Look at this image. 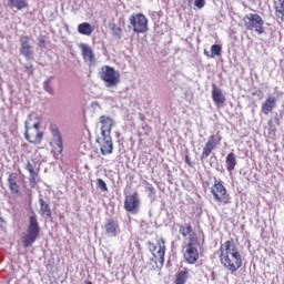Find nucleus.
I'll return each mask as SVG.
<instances>
[{
	"instance_id": "nucleus-14",
	"label": "nucleus",
	"mask_w": 284,
	"mask_h": 284,
	"mask_svg": "<svg viewBox=\"0 0 284 284\" xmlns=\"http://www.w3.org/2000/svg\"><path fill=\"white\" fill-rule=\"evenodd\" d=\"M79 48L81 50L83 61L89 63V65H94V63H97V55H94V50H92V47H90V44L80 43Z\"/></svg>"
},
{
	"instance_id": "nucleus-6",
	"label": "nucleus",
	"mask_w": 284,
	"mask_h": 284,
	"mask_svg": "<svg viewBox=\"0 0 284 284\" xmlns=\"http://www.w3.org/2000/svg\"><path fill=\"white\" fill-rule=\"evenodd\" d=\"M32 121V115H29V119L24 122V139L31 143L32 145H41L43 142V132L39 130L41 128V124L39 122H36L32 126L30 125V122Z\"/></svg>"
},
{
	"instance_id": "nucleus-37",
	"label": "nucleus",
	"mask_w": 284,
	"mask_h": 284,
	"mask_svg": "<svg viewBox=\"0 0 284 284\" xmlns=\"http://www.w3.org/2000/svg\"><path fill=\"white\" fill-rule=\"evenodd\" d=\"M22 148H24L26 150H28V148H30V145H28V143L22 144Z\"/></svg>"
},
{
	"instance_id": "nucleus-15",
	"label": "nucleus",
	"mask_w": 284,
	"mask_h": 284,
	"mask_svg": "<svg viewBox=\"0 0 284 284\" xmlns=\"http://www.w3.org/2000/svg\"><path fill=\"white\" fill-rule=\"evenodd\" d=\"M7 182L11 194H16V196H21V185H19V173H10L7 179Z\"/></svg>"
},
{
	"instance_id": "nucleus-25",
	"label": "nucleus",
	"mask_w": 284,
	"mask_h": 284,
	"mask_svg": "<svg viewBox=\"0 0 284 284\" xmlns=\"http://www.w3.org/2000/svg\"><path fill=\"white\" fill-rule=\"evenodd\" d=\"M187 278H190V272H187V267H184L182 271H179L175 274V284H185L187 283Z\"/></svg>"
},
{
	"instance_id": "nucleus-29",
	"label": "nucleus",
	"mask_w": 284,
	"mask_h": 284,
	"mask_svg": "<svg viewBox=\"0 0 284 284\" xmlns=\"http://www.w3.org/2000/svg\"><path fill=\"white\" fill-rule=\"evenodd\" d=\"M275 17L284 21V0H280L278 6H275Z\"/></svg>"
},
{
	"instance_id": "nucleus-4",
	"label": "nucleus",
	"mask_w": 284,
	"mask_h": 284,
	"mask_svg": "<svg viewBox=\"0 0 284 284\" xmlns=\"http://www.w3.org/2000/svg\"><path fill=\"white\" fill-rule=\"evenodd\" d=\"M199 247H201L199 240L192 239L191 241L183 242L182 254L185 263L194 265L199 262Z\"/></svg>"
},
{
	"instance_id": "nucleus-33",
	"label": "nucleus",
	"mask_w": 284,
	"mask_h": 284,
	"mask_svg": "<svg viewBox=\"0 0 284 284\" xmlns=\"http://www.w3.org/2000/svg\"><path fill=\"white\" fill-rule=\"evenodd\" d=\"M194 6L201 10L202 8H205V0H194ZM189 4L192 3V0H187Z\"/></svg>"
},
{
	"instance_id": "nucleus-11",
	"label": "nucleus",
	"mask_w": 284,
	"mask_h": 284,
	"mask_svg": "<svg viewBox=\"0 0 284 284\" xmlns=\"http://www.w3.org/2000/svg\"><path fill=\"white\" fill-rule=\"evenodd\" d=\"M50 132L53 136L50 142V145L52 146L53 152H55V154H62L63 153V138L61 136V132L59 131V128L55 124H51Z\"/></svg>"
},
{
	"instance_id": "nucleus-13",
	"label": "nucleus",
	"mask_w": 284,
	"mask_h": 284,
	"mask_svg": "<svg viewBox=\"0 0 284 284\" xmlns=\"http://www.w3.org/2000/svg\"><path fill=\"white\" fill-rule=\"evenodd\" d=\"M20 54H22L27 61H34V50L30 45V36L20 37Z\"/></svg>"
},
{
	"instance_id": "nucleus-10",
	"label": "nucleus",
	"mask_w": 284,
	"mask_h": 284,
	"mask_svg": "<svg viewBox=\"0 0 284 284\" xmlns=\"http://www.w3.org/2000/svg\"><path fill=\"white\" fill-rule=\"evenodd\" d=\"M221 141H223V138L221 136V132H217L216 134L210 135L207 142L205 143L202 154H201V161H205L221 145Z\"/></svg>"
},
{
	"instance_id": "nucleus-5",
	"label": "nucleus",
	"mask_w": 284,
	"mask_h": 284,
	"mask_svg": "<svg viewBox=\"0 0 284 284\" xmlns=\"http://www.w3.org/2000/svg\"><path fill=\"white\" fill-rule=\"evenodd\" d=\"M265 21L258 13H247L242 19V24L245 30L251 32H256V34H264L265 27H263Z\"/></svg>"
},
{
	"instance_id": "nucleus-27",
	"label": "nucleus",
	"mask_w": 284,
	"mask_h": 284,
	"mask_svg": "<svg viewBox=\"0 0 284 284\" xmlns=\"http://www.w3.org/2000/svg\"><path fill=\"white\" fill-rule=\"evenodd\" d=\"M9 8L24 10V8H28V2L26 0H9Z\"/></svg>"
},
{
	"instance_id": "nucleus-16",
	"label": "nucleus",
	"mask_w": 284,
	"mask_h": 284,
	"mask_svg": "<svg viewBox=\"0 0 284 284\" xmlns=\"http://www.w3.org/2000/svg\"><path fill=\"white\" fill-rule=\"evenodd\" d=\"M100 152L103 156H108V154H112V152H114V143L112 142V136H103L102 141L100 142Z\"/></svg>"
},
{
	"instance_id": "nucleus-24",
	"label": "nucleus",
	"mask_w": 284,
	"mask_h": 284,
	"mask_svg": "<svg viewBox=\"0 0 284 284\" xmlns=\"http://www.w3.org/2000/svg\"><path fill=\"white\" fill-rule=\"evenodd\" d=\"M26 170L29 172L30 176H29V183L32 187H34V185H37V178L39 176V171L34 170V166L32 165V163L28 162L26 165Z\"/></svg>"
},
{
	"instance_id": "nucleus-8",
	"label": "nucleus",
	"mask_w": 284,
	"mask_h": 284,
	"mask_svg": "<svg viewBox=\"0 0 284 284\" xmlns=\"http://www.w3.org/2000/svg\"><path fill=\"white\" fill-rule=\"evenodd\" d=\"M40 232L41 229L39 227V221L37 220V215L33 214L29 217L27 234H24L22 239L23 247H30L37 239H39Z\"/></svg>"
},
{
	"instance_id": "nucleus-21",
	"label": "nucleus",
	"mask_w": 284,
	"mask_h": 284,
	"mask_svg": "<svg viewBox=\"0 0 284 284\" xmlns=\"http://www.w3.org/2000/svg\"><path fill=\"white\" fill-rule=\"evenodd\" d=\"M105 234L110 236L111 239L116 237L119 234V224L114 222V220H109L108 223L104 225Z\"/></svg>"
},
{
	"instance_id": "nucleus-19",
	"label": "nucleus",
	"mask_w": 284,
	"mask_h": 284,
	"mask_svg": "<svg viewBox=\"0 0 284 284\" xmlns=\"http://www.w3.org/2000/svg\"><path fill=\"white\" fill-rule=\"evenodd\" d=\"M212 99L215 105H224L226 98L221 89L216 88V84H212Z\"/></svg>"
},
{
	"instance_id": "nucleus-38",
	"label": "nucleus",
	"mask_w": 284,
	"mask_h": 284,
	"mask_svg": "<svg viewBox=\"0 0 284 284\" xmlns=\"http://www.w3.org/2000/svg\"><path fill=\"white\" fill-rule=\"evenodd\" d=\"M140 119H141L142 121H145V115H144V114H140Z\"/></svg>"
},
{
	"instance_id": "nucleus-2",
	"label": "nucleus",
	"mask_w": 284,
	"mask_h": 284,
	"mask_svg": "<svg viewBox=\"0 0 284 284\" xmlns=\"http://www.w3.org/2000/svg\"><path fill=\"white\" fill-rule=\"evenodd\" d=\"M211 194L213 196V201L219 205V207L231 205L232 203V195H230V192H227V189L220 180L214 179V183L211 186Z\"/></svg>"
},
{
	"instance_id": "nucleus-20",
	"label": "nucleus",
	"mask_w": 284,
	"mask_h": 284,
	"mask_svg": "<svg viewBox=\"0 0 284 284\" xmlns=\"http://www.w3.org/2000/svg\"><path fill=\"white\" fill-rule=\"evenodd\" d=\"M276 102H277V100L275 97L266 98L264 103H262L261 112H263L266 115L270 114V112H273L274 108H276Z\"/></svg>"
},
{
	"instance_id": "nucleus-35",
	"label": "nucleus",
	"mask_w": 284,
	"mask_h": 284,
	"mask_svg": "<svg viewBox=\"0 0 284 284\" xmlns=\"http://www.w3.org/2000/svg\"><path fill=\"white\" fill-rule=\"evenodd\" d=\"M38 47L39 48H45V39L39 38L38 39Z\"/></svg>"
},
{
	"instance_id": "nucleus-31",
	"label": "nucleus",
	"mask_w": 284,
	"mask_h": 284,
	"mask_svg": "<svg viewBox=\"0 0 284 284\" xmlns=\"http://www.w3.org/2000/svg\"><path fill=\"white\" fill-rule=\"evenodd\" d=\"M50 83H51L50 79L44 82V90L49 94H54V89L52 88V84H50Z\"/></svg>"
},
{
	"instance_id": "nucleus-7",
	"label": "nucleus",
	"mask_w": 284,
	"mask_h": 284,
	"mask_svg": "<svg viewBox=\"0 0 284 284\" xmlns=\"http://www.w3.org/2000/svg\"><path fill=\"white\" fill-rule=\"evenodd\" d=\"M99 77L106 88H116L121 83V73L110 65H102Z\"/></svg>"
},
{
	"instance_id": "nucleus-1",
	"label": "nucleus",
	"mask_w": 284,
	"mask_h": 284,
	"mask_svg": "<svg viewBox=\"0 0 284 284\" xmlns=\"http://www.w3.org/2000/svg\"><path fill=\"white\" fill-rule=\"evenodd\" d=\"M220 262L231 274L234 272H239L241 267H243V256L241 252H239V247H236V243L234 240H227L223 244L220 245Z\"/></svg>"
},
{
	"instance_id": "nucleus-30",
	"label": "nucleus",
	"mask_w": 284,
	"mask_h": 284,
	"mask_svg": "<svg viewBox=\"0 0 284 284\" xmlns=\"http://www.w3.org/2000/svg\"><path fill=\"white\" fill-rule=\"evenodd\" d=\"M111 30H112L113 37H115V39H121V37H123V29H121V27L113 24Z\"/></svg>"
},
{
	"instance_id": "nucleus-18",
	"label": "nucleus",
	"mask_w": 284,
	"mask_h": 284,
	"mask_svg": "<svg viewBox=\"0 0 284 284\" xmlns=\"http://www.w3.org/2000/svg\"><path fill=\"white\" fill-rule=\"evenodd\" d=\"M100 123L102 136H110L112 134V126L114 125V121H112L110 116L102 115L100 116Z\"/></svg>"
},
{
	"instance_id": "nucleus-36",
	"label": "nucleus",
	"mask_w": 284,
	"mask_h": 284,
	"mask_svg": "<svg viewBox=\"0 0 284 284\" xmlns=\"http://www.w3.org/2000/svg\"><path fill=\"white\" fill-rule=\"evenodd\" d=\"M184 161H185L186 165H189V168H193L192 161L190 160V155H185Z\"/></svg>"
},
{
	"instance_id": "nucleus-23",
	"label": "nucleus",
	"mask_w": 284,
	"mask_h": 284,
	"mask_svg": "<svg viewBox=\"0 0 284 284\" xmlns=\"http://www.w3.org/2000/svg\"><path fill=\"white\" fill-rule=\"evenodd\" d=\"M78 32L84 37H91L92 32H94V27L90 22H82L78 24Z\"/></svg>"
},
{
	"instance_id": "nucleus-26",
	"label": "nucleus",
	"mask_w": 284,
	"mask_h": 284,
	"mask_svg": "<svg viewBox=\"0 0 284 284\" xmlns=\"http://www.w3.org/2000/svg\"><path fill=\"white\" fill-rule=\"evenodd\" d=\"M225 163L227 172H234V169L236 168V154L233 152L229 153Z\"/></svg>"
},
{
	"instance_id": "nucleus-9",
	"label": "nucleus",
	"mask_w": 284,
	"mask_h": 284,
	"mask_svg": "<svg viewBox=\"0 0 284 284\" xmlns=\"http://www.w3.org/2000/svg\"><path fill=\"white\" fill-rule=\"evenodd\" d=\"M129 23L135 34H145L148 32V17L143 13H132L129 17Z\"/></svg>"
},
{
	"instance_id": "nucleus-3",
	"label": "nucleus",
	"mask_w": 284,
	"mask_h": 284,
	"mask_svg": "<svg viewBox=\"0 0 284 284\" xmlns=\"http://www.w3.org/2000/svg\"><path fill=\"white\" fill-rule=\"evenodd\" d=\"M146 246L149 252L152 254L154 263H159L160 267L165 265V240L163 237L158 239L155 242L149 241L146 242Z\"/></svg>"
},
{
	"instance_id": "nucleus-32",
	"label": "nucleus",
	"mask_w": 284,
	"mask_h": 284,
	"mask_svg": "<svg viewBox=\"0 0 284 284\" xmlns=\"http://www.w3.org/2000/svg\"><path fill=\"white\" fill-rule=\"evenodd\" d=\"M97 183L98 187H100L102 192H108V184L105 183V181H103L102 179H98Z\"/></svg>"
},
{
	"instance_id": "nucleus-28",
	"label": "nucleus",
	"mask_w": 284,
	"mask_h": 284,
	"mask_svg": "<svg viewBox=\"0 0 284 284\" xmlns=\"http://www.w3.org/2000/svg\"><path fill=\"white\" fill-rule=\"evenodd\" d=\"M221 52H222L221 44H213L211 47V54L207 50H204L205 57H211L212 59L213 57H221Z\"/></svg>"
},
{
	"instance_id": "nucleus-22",
	"label": "nucleus",
	"mask_w": 284,
	"mask_h": 284,
	"mask_svg": "<svg viewBox=\"0 0 284 284\" xmlns=\"http://www.w3.org/2000/svg\"><path fill=\"white\" fill-rule=\"evenodd\" d=\"M39 204H40L39 214L41 216H45L47 219H52V209H50V204H48L43 199L39 200Z\"/></svg>"
},
{
	"instance_id": "nucleus-34",
	"label": "nucleus",
	"mask_w": 284,
	"mask_h": 284,
	"mask_svg": "<svg viewBox=\"0 0 284 284\" xmlns=\"http://www.w3.org/2000/svg\"><path fill=\"white\" fill-rule=\"evenodd\" d=\"M24 69L27 70V72H29V74L32 77V74H34V65L32 64H27L24 65Z\"/></svg>"
},
{
	"instance_id": "nucleus-17",
	"label": "nucleus",
	"mask_w": 284,
	"mask_h": 284,
	"mask_svg": "<svg viewBox=\"0 0 284 284\" xmlns=\"http://www.w3.org/2000/svg\"><path fill=\"white\" fill-rule=\"evenodd\" d=\"M179 233L183 239H187L189 236L187 241H192V239L195 241L199 240V235H196V232H194V229H192V224L190 223L181 224L179 226Z\"/></svg>"
},
{
	"instance_id": "nucleus-12",
	"label": "nucleus",
	"mask_w": 284,
	"mask_h": 284,
	"mask_svg": "<svg viewBox=\"0 0 284 284\" xmlns=\"http://www.w3.org/2000/svg\"><path fill=\"white\" fill-rule=\"evenodd\" d=\"M141 209V200L139 199V193L126 195L124 199V210L131 214H139Z\"/></svg>"
}]
</instances>
